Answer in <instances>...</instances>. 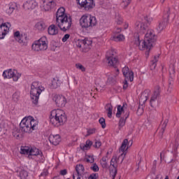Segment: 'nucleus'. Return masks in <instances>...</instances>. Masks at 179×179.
Segmentation results:
<instances>
[{
	"mask_svg": "<svg viewBox=\"0 0 179 179\" xmlns=\"http://www.w3.org/2000/svg\"><path fill=\"white\" fill-rule=\"evenodd\" d=\"M53 101H55L57 107L62 108L66 105V98L62 95H55Z\"/></svg>",
	"mask_w": 179,
	"mask_h": 179,
	"instance_id": "obj_18",
	"label": "nucleus"
},
{
	"mask_svg": "<svg viewBox=\"0 0 179 179\" xmlns=\"http://www.w3.org/2000/svg\"><path fill=\"white\" fill-rule=\"evenodd\" d=\"M120 159V157H117V156L114 155L111 160H110V164L109 166V171L110 176H112L113 178H115V176H117V168L118 167V159ZM121 160L122 159L121 158ZM122 163V161H121Z\"/></svg>",
	"mask_w": 179,
	"mask_h": 179,
	"instance_id": "obj_11",
	"label": "nucleus"
},
{
	"mask_svg": "<svg viewBox=\"0 0 179 179\" xmlns=\"http://www.w3.org/2000/svg\"><path fill=\"white\" fill-rule=\"evenodd\" d=\"M159 61V56H155L154 59L152 61V64L150 65V69L152 70L155 69L157 66V62Z\"/></svg>",
	"mask_w": 179,
	"mask_h": 179,
	"instance_id": "obj_36",
	"label": "nucleus"
},
{
	"mask_svg": "<svg viewBox=\"0 0 179 179\" xmlns=\"http://www.w3.org/2000/svg\"><path fill=\"white\" fill-rule=\"evenodd\" d=\"M129 26V24L128 23H124V29H128Z\"/></svg>",
	"mask_w": 179,
	"mask_h": 179,
	"instance_id": "obj_57",
	"label": "nucleus"
},
{
	"mask_svg": "<svg viewBox=\"0 0 179 179\" xmlns=\"http://www.w3.org/2000/svg\"><path fill=\"white\" fill-rule=\"evenodd\" d=\"M93 134H96V129H90L87 130V135H93Z\"/></svg>",
	"mask_w": 179,
	"mask_h": 179,
	"instance_id": "obj_51",
	"label": "nucleus"
},
{
	"mask_svg": "<svg viewBox=\"0 0 179 179\" xmlns=\"http://www.w3.org/2000/svg\"><path fill=\"white\" fill-rule=\"evenodd\" d=\"M144 19L148 23H152L153 22V17H150V15L145 17Z\"/></svg>",
	"mask_w": 179,
	"mask_h": 179,
	"instance_id": "obj_46",
	"label": "nucleus"
},
{
	"mask_svg": "<svg viewBox=\"0 0 179 179\" xmlns=\"http://www.w3.org/2000/svg\"><path fill=\"white\" fill-rule=\"evenodd\" d=\"M139 111H143L142 109H141V108L138 109L137 113H139Z\"/></svg>",
	"mask_w": 179,
	"mask_h": 179,
	"instance_id": "obj_60",
	"label": "nucleus"
},
{
	"mask_svg": "<svg viewBox=\"0 0 179 179\" xmlns=\"http://www.w3.org/2000/svg\"><path fill=\"white\" fill-rule=\"evenodd\" d=\"M16 8V6L13 3H9L7 6V8L6 9V13L10 16L13 13V11L15 10Z\"/></svg>",
	"mask_w": 179,
	"mask_h": 179,
	"instance_id": "obj_28",
	"label": "nucleus"
},
{
	"mask_svg": "<svg viewBox=\"0 0 179 179\" xmlns=\"http://www.w3.org/2000/svg\"><path fill=\"white\" fill-rule=\"evenodd\" d=\"M54 6H55V3L43 2L41 9L45 12H49V10H51V9L54 8Z\"/></svg>",
	"mask_w": 179,
	"mask_h": 179,
	"instance_id": "obj_26",
	"label": "nucleus"
},
{
	"mask_svg": "<svg viewBox=\"0 0 179 179\" xmlns=\"http://www.w3.org/2000/svg\"><path fill=\"white\" fill-rule=\"evenodd\" d=\"M122 73L125 78V80H130V82H134V71H129L128 66H124L122 69Z\"/></svg>",
	"mask_w": 179,
	"mask_h": 179,
	"instance_id": "obj_21",
	"label": "nucleus"
},
{
	"mask_svg": "<svg viewBox=\"0 0 179 179\" xmlns=\"http://www.w3.org/2000/svg\"><path fill=\"white\" fill-rule=\"evenodd\" d=\"M159 96H160V87L157 86L150 100V105L151 107L155 108L157 106L159 103Z\"/></svg>",
	"mask_w": 179,
	"mask_h": 179,
	"instance_id": "obj_15",
	"label": "nucleus"
},
{
	"mask_svg": "<svg viewBox=\"0 0 179 179\" xmlns=\"http://www.w3.org/2000/svg\"><path fill=\"white\" fill-rule=\"evenodd\" d=\"M108 111V117L109 118H111V117L113 116V106H109L107 109Z\"/></svg>",
	"mask_w": 179,
	"mask_h": 179,
	"instance_id": "obj_45",
	"label": "nucleus"
},
{
	"mask_svg": "<svg viewBox=\"0 0 179 179\" xmlns=\"http://www.w3.org/2000/svg\"><path fill=\"white\" fill-rule=\"evenodd\" d=\"M68 171H66V169H63L62 171H60V175L61 176H66Z\"/></svg>",
	"mask_w": 179,
	"mask_h": 179,
	"instance_id": "obj_55",
	"label": "nucleus"
},
{
	"mask_svg": "<svg viewBox=\"0 0 179 179\" xmlns=\"http://www.w3.org/2000/svg\"><path fill=\"white\" fill-rule=\"evenodd\" d=\"M76 173H73V179H81L80 176L85 173V166L82 164H78L76 167Z\"/></svg>",
	"mask_w": 179,
	"mask_h": 179,
	"instance_id": "obj_22",
	"label": "nucleus"
},
{
	"mask_svg": "<svg viewBox=\"0 0 179 179\" xmlns=\"http://www.w3.org/2000/svg\"><path fill=\"white\" fill-rule=\"evenodd\" d=\"M164 179H169V176H166Z\"/></svg>",
	"mask_w": 179,
	"mask_h": 179,
	"instance_id": "obj_63",
	"label": "nucleus"
},
{
	"mask_svg": "<svg viewBox=\"0 0 179 179\" xmlns=\"http://www.w3.org/2000/svg\"><path fill=\"white\" fill-rule=\"evenodd\" d=\"M45 90V88L41 85V83L38 82H33L31 85L30 96L31 99L35 106L38 104V99H40V94Z\"/></svg>",
	"mask_w": 179,
	"mask_h": 179,
	"instance_id": "obj_6",
	"label": "nucleus"
},
{
	"mask_svg": "<svg viewBox=\"0 0 179 179\" xmlns=\"http://www.w3.org/2000/svg\"><path fill=\"white\" fill-rule=\"evenodd\" d=\"M27 176H29V174L27 173V171H26L25 170H22L20 172V177L21 179L27 178Z\"/></svg>",
	"mask_w": 179,
	"mask_h": 179,
	"instance_id": "obj_41",
	"label": "nucleus"
},
{
	"mask_svg": "<svg viewBox=\"0 0 179 179\" xmlns=\"http://www.w3.org/2000/svg\"><path fill=\"white\" fill-rule=\"evenodd\" d=\"M76 1L80 8L84 10H92L96 6L94 0H76Z\"/></svg>",
	"mask_w": 179,
	"mask_h": 179,
	"instance_id": "obj_12",
	"label": "nucleus"
},
{
	"mask_svg": "<svg viewBox=\"0 0 179 179\" xmlns=\"http://www.w3.org/2000/svg\"><path fill=\"white\" fill-rule=\"evenodd\" d=\"M99 177V174L97 173H92L89 177L88 179H97Z\"/></svg>",
	"mask_w": 179,
	"mask_h": 179,
	"instance_id": "obj_50",
	"label": "nucleus"
},
{
	"mask_svg": "<svg viewBox=\"0 0 179 179\" xmlns=\"http://www.w3.org/2000/svg\"><path fill=\"white\" fill-rule=\"evenodd\" d=\"M100 164L102 169H108V164L107 163V157H103L100 159Z\"/></svg>",
	"mask_w": 179,
	"mask_h": 179,
	"instance_id": "obj_34",
	"label": "nucleus"
},
{
	"mask_svg": "<svg viewBox=\"0 0 179 179\" xmlns=\"http://www.w3.org/2000/svg\"><path fill=\"white\" fill-rule=\"evenodd\" d=\"M49 141L52 145L57 146V145H59V142H61V136L58 134H50L49 136Z\"/></svg>",
	"mask_w": 179,
	"mask_h": 179,
	"instance_id": "obj_24",
	"label": "nucleus"
},
{
	"mask_svg": "<svg viewBox=\"0 0 179 179\" xmlns=\"http://www.w3.org/2000/svg\"><path fill=\"white\" fill-rule=\"evenodd\" d=\"M149 96H150V90H145L141 95L139 99L140 104H145L146 101H148V99H149Z\"/></svg>",
	"mask_w": 179,
	"mask_h": 179,
	"instance_id": "obj_23",
	"label": "nucleus"
},
{
	"mask_svg": "<svg viewBox=\"0 0 179 179\" xmlns=\"http://www.w3.org/2000/svg\"><path fill=\"white\" fill-rule=\"evenodd\" d=\"M19 99H20L19 94L14 93L13 94V100H14L15 101H19Z\"/></svg>",
	"mask_w": 179,
	"mask_h": 179,
	"instance_id": "obj_47",
	"label": "nucleus"
},
{
	"mask_svg": "<svg viewBox=\"0 0 179 179\" xmlns=\"http://www.w3.org/2000/svg\"><path fill=\"white\" fill-rule=\"evenodd\" d=\"M81 29H93L99 24V21L96 16L92 14H84L81 16L79 20Z\"/></svg>",
	"mask_w": 179,
	"mask_h": 179,
	"instance_id": "obj_5",
	"label": "nucleus"
},
{
	"mask_svg": "<svg viewBox=\"0 0 179 179\" xmlns=\"http://www.w3.org/2000/svg\"><path fill=\"white\" fill-rule=\"evenodd\" d=\"M124 117L125 119L129 117V110H128V105L127 103H124L122 106L121 105L117 106V110L116 113V117L117 118Z\"/></svg>",
	"mask_w": 179,
	"mask_h": 179,
	"instance_id": "obj_13",
	"label": "nucleus"
},
{
	"mask_svg": "<svg viewBox=\"0 0 179 179\" xmlns=\"http://www.w3.org/2000/svg\"><path fill=\"white\" fill-rule=\"evenodd\" d=\"M132 0H122V3H121V6L122 8H127L128 6V5H129V3H131V1Z\"/></svg>",
	"mask_w": 179,
	"mask_h": 179,
	"instance_id": "obj_40",
	"label": "nucleus"
},
{
	"mask_svg": "<svg viewBox=\"0 0 179 179\" xmlns=\"http://www.w3.org/2000/svg\"><path fill=\"white\" fill-rule=\"evenodd\" d=\"M166 127H167L166 120L164 121L159 126V136L161 138L163 136V134H164V131H166Z\"/></svg>",
	"mask_w": 179,
	"mask_h": 179,
	"instance_id": "obj_33",
	"label": "nucleus"
},
{
	"mask_svg": "<svg viewBox=\"0 0 179 179\" xmlns=\"http://www.w3.org/2000/svg\"><path fill=\"white\" fill-rule=\"evenodd\" d=\"M92 145H93V142L90 140H87L85 144L80 145V149H82V150H89V149L92 148Z\"/></svg>",
	"mask_w": 179,
	"mask_h": 179,
	"instance_id": "obj_29",
	"label": "nucleus"
},
{
	"mask_svg": "<svg viewBox=\"0 0 179 179\" xmlns=\"http://www.w3.org/2000/svg\"><path fill=\"white\" fill-rule=\"evenodd\" d=\"M31 149V147L29 146H21L20 153L21 155H30V150Z\"/></svg>",
	"mask_w": 179,
	"mask_h": 179,
	"instance_id": "obj_31",
	"label": "nucleus"
},
{
	"mask_svg": "<svg viewBox=\"0 0 179 179\" xmlns=\"http://www.w3.org/2000/svg\"><path fill=\"white\" fill-rule=\"evenodd\" d=\"M69 37H71V35H69V34H66L64 36L62 41H63V43H65L68 41V39L69 38Z\"/></svg>",
	"mask_w": 179,
	"mask_h": 179,
	"instance_id": "obj_48",
	"label": "nucleus"
},
{
	"mask_svg": "<svg viewBox=\"0 0 179 179\" xmlns=\"http://www.w3.org/2000/svg\"><path fill=\"white\" fill-rule=\"evenodd\" d=\"M76 68L79 69L81 72H85L86 71V68H85V66H83L80 63L76 64Z\"/></svg>",
	"mask_w": 179,
	"mask_h": 179,
	"instance_id": "obj_39",
	"label": "nucleus"
},
{
	"mask_svg": "<svg viewBox=\"0 0 179 179\" xmlns=\"http://www.w3.org/2000/svg\"><path fill=\"white\" fill-rule=\"evenodd\" d=\"M13 36H14L15 40H16V41L18 42V41L22 37V34H20V31H14Z\"/></svg>",
	"mask_w": 179,
	"mask_h": 179,
	"instance_id": "obj_38",
	"label": "nucleus"
},
{
	"mask_svg": "<svg viewBox=\"0 0 179 179\" xmlns=\"http://www.w3.org/2000/svg\"><path fill=\"white\" fill-rule=\"evenodd\" d=\"M166 0H161V2L162 3H164V2Z\"/></svg>",
	"mask_w": 179,
	"mask_h": 179,
	"instance_id": "obj_62",
	"label": "nucleus"
},
{
	"mask_svg": "<svg viewBox=\"0 0 179 179\" xmlns=\"http://www.w3.org/2000/svg\"><path fill=\"white\" fill-rule=\"evenodd\" d=\"M113 80H114V78H113L112 77H109L106 82L107 85H111V83H113Z\"/></svg>",
	"mask_w": 179,
	"mask_h": 179,
	"instance_id": "obj_53",
	"label": "nucleus"
},
{
	"mask_svg": "<svg viewBox=\"0 0 179 179\" xmlns=\"http://www.w3.org/2000/svg\"><path fill=\"white\" fill-rule=\"evenodd\" d=\"M17 43L21 44V45H27V35L25 34H22Z\"/></svg>",
	"mask_w": 179,
	"mask_h": 179,
	"instance_id": "obj_32",
	"label": "nucleus"
},
{
	"mask_svg": "<svg viewBox=\"0 0 179 179\" xmlns=\"http://www.w3.org/2000/svg\"><path fill=\"white\" fill-rule=\"evenodd\" d=\"M48 48V39L46 36H42L37 41H35L31 45V50L34 52H43Z\"/></svg>",
	"mask_w": 179,
	"mask_h": 179,
	"instance_id": "obj_7",
	"label": "nucleus"
},
{
	"mask_svg": "<svg viewBox=\"0 0 179 179\" xmlns=\"http://www.w3.org/2000/svg\"><path fill=\"white\" fill-rule=\"evenodd\" d=\"M38 126V120L34 119L33 116L24 117L20 123V129L21 132H25L26 134H31L33 131H36V129Z\"/></svg>",
	"mask_w": 179,
	"mask_h": 179,
	"instance_id": "obj_4",
	"label": "nucleus"
},
{
	"mask_svg": "<svg viewBox=\"0 0 179 179\" xmlns=\"http://www.w3.org/2000/svg\"><path fill=\"white\" fill-rule=\"evenodd\" d=\"M35 28L36 30H38V31H44L47 28V25H45L43 21H39L35 24Z\"/></svg>",
	"mask_w": 179,
	"mask_h": 179,
	"instance_id": "obj_27",
	"label": "nucleus"
},
{
	"mask_svg": "<svg viewBox=\"0 0 179 179\" xmlns=\"http://www.w3.org/2000/svg\"><path fill=\"white\" fill-rule=\"evenodd\" d=\"M135 29L138 34L134 41V44L138 45L141 51H146V55H149L151 48H153L157 37L153 29H148V27L141 21H137L135 24Z\"/></svg>",
	"mask_w": 179,
	"mask_h": 179,
	"instance_id": "obj_1",
	"label": "nucleus"
},
{
	"mask_svg": "<svg viewBox=\"0 0 179 179\" xmlns=\"http://www.w3.org/2000/svg\"><path fill=\"white\" fill-rule=\"evenodd\" d=\"M10 27H12L10 22H4L0 25V40L5 38L6 34L9 33Z\"/></svg>",
	"mask_w": 179,
	"mask_h": 179,
	"instance_id": "obj_16",
	"label": "nucleus"
},
{
	"mask_svg": "<svg viewBox=\"0 0 179 179\" xmlns=\"http://www.w3.org/2000/svg\"><path fill=\"white\" fill-rule=\"evenodd\" d=\"M38 6V3L36 0H27L23 3V8L25 10H33Z\"/></svg>",
	"mask_w": 179,
	"mask_h": 179,
	"instance_id": "obj_19",
	"label": "nucleus"
},
{
	"mask_svg": "<svg viewBox=\"0 0 179 179\" xmlns=\"http://www.w3.org/2000/svg\"><path fill=\"white\" fill-rule=\"evenodd\" d=\"M2 76L3 79H13V82H17L20 79L22 74L17 72L16 69H8L3 71Z\"/></svg>",
	"mask_w": 179,
	"mask_h": 179,
	"instance_id": "obj_10",
	"label": "nucleus"
},
{
	"mask_svg": "<svg viewBox=\"0 0 179 179\" xmlns=\"http://www.w3.org/2000/svg\"><path fill=\"white\" fill-rule=\"evenodd\" d=\"M111 40L116 41L117 43L125 41V36L123 34L115 35L111 37Z\"/></svg>",
	"mask_w": 179,
	"mask_h": 179,
	"instance_id": "obj_30",
	"label": "nucleus"
},
{
	"mask_svg": "<svg viewBox=\"0 0 179 179\" xmlns=\"http://www.w3.org/2000/svg\"><path fill=\"white\" fill-rule=\"evenodd\" d=\"M94 146V148H96V149H99V148H100V146H101V141L96 140L95 141Z\"/></svg>",
	"mask_w": 179,
	"mask_h": 179,
	"instance_id": "obj_49",
	"label": "nucleus"
},
{
	"mask_svg": "<svg viewBox=\"0 0 179 179\" xmlns=\"http://www.w3.org/2000/svg\"><path fill=\"white\" fill-rule=\"evenodd\" d=\"M106 59L108 66L117 68L120 64V61L117 57V51L114 49H110L106 52Z\"/></svg>",
	"mask_w": 179,
	"mask_h": 179,
	"instance_id": "obj_8",
	"label": "nucleus"
},
{
	"mask_svg": "<svg viewBox=\"0 0 179 179\" xmlns=\"http://www.w3.org/2000/svg\"><path fill=\"white\" fill-rule=\"evenodd\" d=\"M131 142L128 141V139H124L119 149V152L120 155L119 156V159H122V162H124V158L125 157V155H127V151L128 150L130 146H132V142L131 143L130 146L129 145V143Z\"/></svg>",
	"mask_w": 179,
	"mask_h": 179,
	"instance_id": "obj_14",
	"label": "nucleus"
},
{
	"mask_svg": "<svg viewBox=\"0 0 179 179\" xmlns=\"http://www.w3.org/2000/svg\"><path fill=\"white\" fill-rule=\"evenodd\" d=\"M43 2L46 3H55V0H43Z\"/></svg>",
	"mask_w": 179,
	"mask_h": 179,
	"instance_id": "obj_54",
	"label": "nucleus"
},
{
	"mask_svg": "<svg viewBox=\"0 0 179 179\" xmlns=\"http://www.w3.org/2000/svg\"><path fill=\"white\" fill-rule=\"evenodd\" d=\"M14 136H15V138H19V134H17V136L14 135Z\"/></svg>",
	"mask_w": 179,
	"mask_h": 179,
	"instance_id": "obj_61",
	"label": "nucleus"
},
{
	"mask_svg": "<svg viewBox=\"0 0 179 179\" xmlns=\"http://www.w3.org/2000/svg\"><path fill=\"white\" fill-rule=\"evenodd\" d=\"M172 73H174V71H172Z\"/></svg>",
	"mask_w": 179,
	"mask_h": 179,
	"instance_id": "obj_64",
	"label": "nucleus"
},
{
	"mask_svg": "<svg viewBox=\"0 0 179 179\" xmlns=\"http://www.w3.org/2000/svg\"><path fill=\"white\" fill-rule=\"evenodd\" d=\"M59 31L58 27L55 24H51L48 28V33L50 36H57Z\"/></svg>",
	"mask_w": 179,
	"mask_h": 179,
	"instance_id": "obj_25",
	"label": "nucleus"
},
{
	"mask_svg": "<svg viewBox=\"0 0 179 179\" xmlns=\"http://www.w3.org/2000/svg\"><path fill=\"white\" fill-rule=\"evenodd\" d=\"M43 156V152L40 149L36 147H31L30 152L27 157L29 160H31L32 159H36V157L41 159Z\"/></svg>",
	"mask_w": 179,
	"mask_h": 179,
	"instance_id": "obj_17",
	"label": "nucleus"
},
{
	"mask_svg": "<svg viewBox=\"0 0 179 179\" xmlns=\"http://www.w3.org/2000/svg\"><path fill=\"white\" fill-rule=\"evenodd\" d=\"M162 156H163V152H161V153H160V159H161V160L163 159Z\"/></svg>",
	"mask_w": 179,
	"mask_h": 179,
	"instance_id": "obj_59",
	"label": "nucleus"
},
{
	"mask_svg": "<svg viewBox=\"0 0 179 179\" xmlns=\"http://www.w3.org/2000/svg\"><path fill=\"white\" fill-rule=\"evenodd\" d=\"M99 124L101 125V127L103 129L106 128V120L104 119V117H101L99 120Z\"/></svg>",
	"mask_w": 179,
	"mask_h": 179,
	"instance_id": "obj_44",
	"label": "nucleus"
},
{
	"mask_svg": "<svg viewBox=\"0 0 179 179\" xmlns=\"http://www.w3.org/2000/svg\"><path fill=\"white\" fill-rule=\"evenodd\" d=\"M85 160L87 163H94V157L93 155L85 156Z\"/></svg>",
	"mask_w": 179,
	"mask_h": 179,
	"instance_id": "obj_37",
	"label": "nucleus"
},
{
	"mask_svg": "<svg viewBox=\"0 0 179 179\" xmlns=\"http://www.w3.org/2000/svg\"><path fill=\"white\" fill-rule=\"evenodd\" d=\"M125 121H127V119L125 117H121L120 121H119V128L121 129L122 127L125 125Z\"/></svg>",
	"mask_w": 179,
	"mask_h": 179,
	"instance_id": "obj_42",
	"label": "nucleus"
},
{
	"mask_svg": "<svg viewBox=\"0 0 179 179\" xmlns=\"http://www.w3.org/2000/svg\"><path fill=\"white\" fill-rule=\"evenodd\" d=\"M92 39L89 38L78 39L74 41V45L82 52H87L92 48Z\"/></svg>",
	"mask_w": 179,
	"mask_h": 179,
	"instance_id": "obj_9",
	"label": "nucleus"
},
{
	"mask_svg": "<svg viewBox=\"0 0 179 179\" xmlns=\"http://www.w3.org/2000/svg\"><path fill=\"white\" fill-rule=\"evenodd\" d=\"M116 23L117 24H122V18H119L117 21Z\"/></svg>",
	"mask_w": 179,
	"mask_h": 179,
	"instance_id": "obj_56",
	"label": "nucleus"
},
{
	"mask_svg": "<svg viewBox=\"0 0 179 179\" xmlns=\"http://www.w3.org/2000/svg\"><path fill=\"white\" fill-rule=\"evenodd\" d=\"M41 176H47V173L45 172H43L41 173Z\"/></svg>",
	"mask_w": 179,
	"mask_h": 179,
	"instance_id": "obj_58",
	"label": "nucleus"
},
{
	"mask_svg": "<svg viewBox=\"0 0 179 179\" xmlns=\"http://www.w3.org/2000/svg\"><path fill=\"white\" fill-rule=\"evenodd\" d=\"M56 24L62 31H66L72 27V17L65 13L64 7H60L56 13Z\"/></svg>",
	"mask_w": 179,
	"mask_h": 179,
	"instance_id": "obj_2",
	"label": "nucleus"
},
{
	"mask_svg": "<svg viewBox=\"0 0 179 179\" xmlns=\"http://www.w3.org/2000/svg\"><path fill=\"white\" fill-rule=\"evenodd\" d=\"M90 169L94 173H97V171L100 170V168H99V165H97V164H93L92 166L90 167Z\"/></svg>",
	"mask_w": 179,
	"mask_h": 179,
	"instance_id": "obj_43",
	"label": "nucleus"
},
{
	"mask_svg": "<svg viewBox=\"0 0 179 179\" xmlns=\"http://www.w3.org/2000/svg\"><path fill=\"white\" fill-rule=\"evenodd\" d=\"M52 86H53L54 89H57L61 86V80L58 78H54L52 81Z\"/></svg>",
	"mask_w": 179,
	"mask_h": 179,
	"instance_id": "obj_35",
	"label": "nucleus"
},
{
	"mask_svg": "<svg viewBox=\"0 0 179 179\" xmlns=\"http://www.w3.org/2000/svg\"><path fill=\"white\" fill-rule=\"evenodd\" d=\"M169 16H170V10H168L167 15L165 17V18L159 22V24L157 27L158 31H163V30H164V29L167 27V24L169 23Z\"/></svg>",
	"mask_w": 179,
	"mask_h": 179,
	"instance_id": "obj_20",
	"label": "nucleus"
},
{
	"mask_svg": "<svg viewBox=\"0 0 179 179\" xmlns=\"http://www.w3.org/2000/svg\"><path fill=\"white\" fill-rule=\"evenodd\" d=\"M123 89L124 90H127V89H128V81L127 80H124V81L123 82Z\"/></svg>",
	"mask_w": 179,
	"mask_h": 179,
	"instance_id": "obj_52",
	"label": "nucleus"
},
{
	"mask_svg": "<svg viewBox=\"0 0 179 179\" xmlns=\"http://www.w3.org/2000/svg\"><path fill=\"white\" fill-rule=\"evenodd\" d=\"M67 120L66 114L61 109H55L50 112V124L53 127H61Z\"/></svg>",
	"mask_w": 179,
	"mask_h": 179,
	"instance_id": "obj_3",
	"label": "nucleus"
}]
</instances>
